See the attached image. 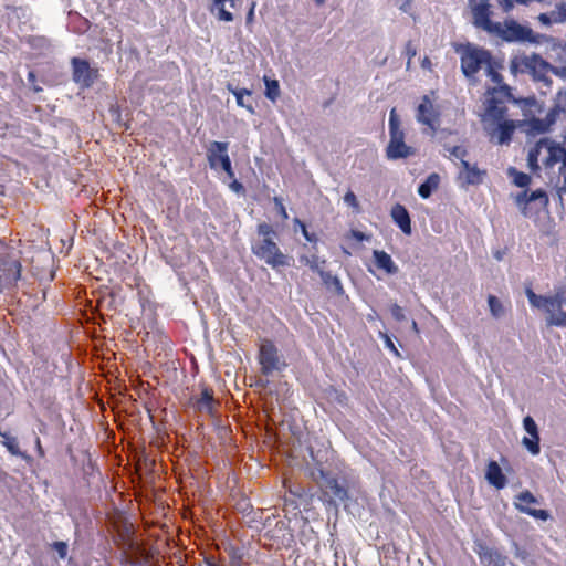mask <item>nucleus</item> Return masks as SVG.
Returning a JSON list of instances; mask_svg holds the SVG:
<instances>
[{"mask_svg":"<svg viewBox=\"0 0 566 566\" xmlns=\"http://www.w3.org/2000/svg\"><path fill=\"white\" fill-rule=\"evenodd\" d=\"M490 97L486 99L485 113L482 116V123L485 132L491 130V124L505 119L507 108L505 103L512 98L509 85H501L489 91Z\"/></svg>","mask_w":566,"mask_h":566,"instance_id":"nucleus-1","label":"nucleus"},{"mask_svg":"<svg viewBox=\"0 0 566 566\" xmlns=\"http://www.w3.org/2000/svg\"><path fill=\"white\" fill-rule=\"evenodd\" d=\"M388 126L390 139L386 148L387 158L397 160L413 155V148L405 143V132L400 126V119L397 115L396 108H392L389 113Z\"/></svg>","mask_w":566,"mask_h":566,"instance_id":"nucleus-2","label":"nucleus"},{"mask_svg":"<svg viewBox=\"0 0 566 566\" xmlns=\"http://www.w3.org/2000/svg\"><path fill=\"white\" fill-rule=\"evenodd\" d=\"M495 25L496 28L493 29L491 35L500 38L504 42L539 43V34H535L530 27L520 24L514 19H506L503 22H496Z\"/></svg>","mask_w":566,"mask_h":566,"instance_id":"nucleus-3","label":"nucleus"},{"mask_svg":"<svg viewBox=\"0 0 566 566\" xmlns=\"http://www.w3.org/2000/svg\"><path fill=\"white\" fill-rule=\"evenodd\" d=\"M460 54L461 71L465 77L472 78L474 75L491 62V53L482 48H478L470 43L461 45L457 49Z\"/></svg>","mask_w":566,"mask_h":566,"instance_id":"nucleus-4","label":"nucleus"},{"mask_svg":"<svg viewBox=\"0 0 566 566\" xmlns=\"http://www.w3.org/2000/svg\"><path fill=\"white\" fill-rule=\"evenodd\" d=\"M252 252L258 259L264 261L273 269L289 265V258L281 252L273 238H268L253 244Z\"/></svg>","mask_w":566,"mask_h":566,"instance_id":"nucleus-5","label":"nucleus"},{"mask_svg":"<svg viewBox=\"0 0 566 566\" xmlns=\"http://www.w3.org/2000/svg\"><path fill=\"white\" fill-rule=\"evenodd\" d=\"M259 363L264 375H270L273 371H280L286 367V363L280 356L277 348L270 340H265L261 344L259 350Z\"/></svg>","mask_w":566,"mask_h":566,"instance_id":"nucleus-6","label":"nucleus"},{"mask_svg":"<svg viewBox=\"0 0 566 566\" xmlns=\"http://www.w3.org/2000/svg\"><path fill=\"white\" fill-rule=\"evenodd\" d=\"M548 203V197L542 189H537L527 195L526 191L516 197V205L525 217H532L537 211L545 209Z\"/></svg>","mask_w":566,"mask_h":566,"instance_id":"nucleus-7","label":"nucleus"},{"mask_svg":"<svg viewBox=\"0 0 566 566\" xmlns=\"http://www.w3.org/2000/svg\"><path fill=\"white\" fill-rule=\"evenodd\" d=\"M549 67V64L541 55L535 53L512 62V69L528 72L537 80H543L548 73Z\"/></svg>","mask_w":566,"mask_h":566,"instance_id":"nucleus-8","label":"nucleus"},{"mask_svg":"<svg viewBox=\"0 0 566 566\" xmlns=\"http://www.w3.org/2000/svg\"><path fill=\"white\" fill-rule=\"evenodd\" d=\"M416 119L434 134L440 125V112L429 96L424 95L417 107Z\"/></svg>","mask_w":566,"mask_h":566,"instance_id":"nucleus-9","label":"nucleus"},{"mask_svg":"<svg viewBox=\"0 0 566 566\" xmlns=\"http://www.w3.org/2000/svg\"><path fill=\"white\" fill-rule=\"evenodd\" d=\"M470 7L473 15V24L491 34L493 29L496 28V22L491 20V6L489 0H471Z\"/></svg>","mask_w":566,"mask_h":566,"instance_id":"nucleus-10","label":"nucleus"},{"mask_svg":"<svg viewBox=\"0 0 566 566\" xmlns=\"http://www.w3.org/2000/svg\"><path fill=\"white\" fill-rule=\"evenodd\" d=\"M73 81L83 88L91 87L97 77V70L90 66L86 60L72 59Z\"/></svg>","mask_w":566,"mask_h":566,"instance_id":"nucleus-11","label":"nucleus"},{"mask_svg":"<svg viewBox=\"0 0 566 566\" xmlns=\"http://www.w3.org/2000/svg\"><path fill=\"white\" fill-rule=\"evenodd\" d=\"M554 305H549L547 314V324L551 326L566 327V296L563 292L553 295Z\"/></svg>","mask_w":566,"mask_h":566,"instance_id":"nucleus-12","label":"nucleus"},{"mask_svg":"<svg viewBox=\"0 0 566 566\" xmlns=\"http://www.w3.org/2000/svg\"><path fill=\"white\" fill-rule=\"evenodd\" d=\"M229 143L227 142H211L207 147V160L210 169L218 171L223 165L224 160L230 159L228 154Z\"/></svg>","mask_w":566,"mask_h":566,"instance_id":"nucleus-13","label":"nucleus"},{"mask_svg":"<svg viewBox=\"0 0 566 566\" xmlns=\"http://www.w3.org/2000/svg\"><path fill=\"white\" fill-rule=\"evenodd\" d=\"M523 427L528 436L522 439V444L532 455H537L541 452L537 424L531 416H526L523 419Z\"/></svg>","mask_w":566,"mask_h":566,"instance_id":"nucleus-14","label":"nucleus"},{"mask_svg":"<svg viewBox=\"0 0 566 566\" xmlns=\"http://www.w3.org/2000/svg\"><path fill=\"white\" fill-rule=\"evenodd\" d=\"M21 275V264L17 260H3L0 262V286L14 284Z\"/></svg>","mask_w":566,"mask_h":566,"instance_id":"nucleus-15","label":"nucleus"},{"mask_svg":"<svg viewBox=\"0 0 566 566\" xmlns=\"http://www.w3.org/2000/svg\"><path fill=\"white\" fill-rule=\"evenodd\" d=\"M515 125L512 120L503 119L491 124V130L486 132L492 140H496L497 144H507L514 133Z\"/></svg>","mask_w":566,"mask_h":566,"instance_id":"nucleus-16","label":"nucleus"},{"mask_svg":"<svg viewBox=\"0 0 566 566\" xmlns=\"http://www.w3.org/2000/svg\"><path fill=\"white\" fill-rule=\"evenodd\" d=\"M485 479L488 483L496 490H502L506 486L507 480L501 467L494 460L489 461L485 471Z\"/></svg>","mask_w":566,"mask_h":566,"instance_id":"nucleus-17","label":"nucleus"},{"mask_svg":"<svg viewBox=\"0 0 566 566\" xmlns=\"http://www.w3.org/2000/svg\"><path fill=\"white\" fill-rule=\"evenodd\" d=\"M390 216L396 226L407 235L412 232L411 220L408 210L400 203H396L390 211Z\"/></svg>","mask_w":566,"mask_h":566,"instance_id":"nucleus-18","label":"nucleus"},{"mask_svg":"<svg viewBox=\"0 0 566 566\" xmlns=\"http://www.w3.org/2000/svg\"><path fill=\"white\" fill-rule=\"evenodd\" d=\"M478 555L485 566H506L507 557L497 549L481 546Z\"/></svg>","mask_w":566,"mask_h":566,"instance_id":"nucleus-19","label":"nucleus"},{"mask_svg":"<svg viewBox=\"0 0 566 566\" xmlns=\"http://www.w3.org/2000/svg\"><path fill=\"white\" fill-rule=\"evenodd\" d=\"M462 170L459 174V178L464 181L465 185H479L483 181L485 170H481L476 165H471L469 161H463L461 165Z\"/></svg>","mask_w":566,"mask_h":566,"instance_id":"nucleus-20","label":"nucleus"},{"mask_svg":"<svg viewBox=\"0 0 566 566\" xmlns=\"http://www.w3.org/2000/svg\"><path fill=\"white\" fill-rule=\"evenodd\" d=\"M562 161L560 175L564 179V186L566 187V149L559 145H551L548 147V157L545 160L547 167H552L556 163Z\"/></svg>","mask_w":566,"mask_h":566,"instance_id":"nucleus-21","label":"nucleus"},{"mask_svg":"<svg viewBox=\"0 0 566 566\" xmlns=\"http://www.w3.org/2000/svg\"><path fill=\"white\" fill-rule=\"evenodd\" d=\"M324 493L331 497V502H344L348 497L347 490L335 478L325 479Z\"/></svg>","mask_w":566,"mask_h":566,"instance_id":"nucleus-22","label":"nucleus"},{"mask_svg":"<svg viewBox=\"0 0 566 566\" xmlns=\"http://www.w3.org/2000/svg\"><path fill=\"white\" fill-rule=\"evenodd\" d=\"M525 295L528 300L530 305L533 308L542 310L545 313L547 312L549 305L551 306L554 305L553 295H548V296L537 295L533 291L531 284L525 286Z\"/></svg>","mask_w":566,"mask_h":566,"instance_id":"nucleus-23","label":"nucleus"},{"mask_svg":"<svg viewBox=\"0 0 566 566\" xmlns=\"http://www.w3.org/2000/svg\"><path fill=\"white\" fill-rule=\"evenodd\" d=\"M373 256L376 266L385 271L387 274H396L398 272V266L387 252L382 250H374Z\"/></svg>","mask_w":566,"mask_h":566,"instance_id":"nucleus-24","label":"nucleus"},{"mask_svg":"<svg viewBox=\"0 0 566 566\" xmlns=\"http://www.w3.org/2000/svg\"><path fill=\"white\" fill-rule=\"evenodd\" d=\"M193 406L201 412L212 413L214 409V399L212 392L205 388L200 396L195 399Z\"/></svg>","mask_w":566,"mask_h":566,"instance_id":"nucleus-25","label":"nucleus"},{"mask_svg":"<svg viewBox=\"0 0 566 566\" xmlns=\"http://www.w3.org/2000/svg\"><path fill=\"white\" fill-rule=\"evenodd\" d=\"M440 184V176L436 172L430 174L427 179L420 184L418 188V195L422 199H428L431 193L438 189Z\"/></svg>","mask_w":566,"mask_h":566,"instance_id":"nucleus-26","label":"nucleus"},{"mask_svg":"<svg viewBox=\"0 0 566 566\" xmlns=\"http://www.w3.org/2000/svg\"><path fill=\"white\" fill-rule=\"evenodd\" d=\"M228 90L234 95L238 106L245 108L250 114H254L252 103L245 102V96H251L252 92L248 88H234L228 85Z\"/></svg>","mask_w":566,"mask_h":566,"instance_id":"nucleus-27","label":"nucleus"},{"mask_svg":"<svg viewBox=\"0 0 566 566\" xmlns=\"http://www.w3.org/2000/svg\"><path fill=\"white\" fill-rule=\"evenodd\" d=\"M319 276L327 289L334 290L338 295H342L344 293L342 282L338 279V276L333 275L331 272H327L325 270L321 271Z\"/></svg>","mask_w":566,"mask_h":566,"instance_id":"nucleus-28","label":"nucleus"},{"mask_svg":"<svg viewBox=\"0 0 566 566\" xmlns=\"http://www.w3.org/2000/svg\"><path fill=\"white\" fill-rule=\"evenodd\" d=\"M0 434L3 437V446L7 448V450L12 454V455H17V457H20L22 459H25L28 460L29 457L22 452L19 448V443H18V440L15 437L11 436L10 433L6 432V433H1Z\"/></svg>","mask_w":566,"mask_h":566,"instance_id":"nucleus-29","label":"nucleus"},{"mask_svg":"<svg viewBox=\"0 0 566 566\" xmlns=\"http://www.w3.org/2000/svg\"><path fill=\"white\" fill-rule=\"evenodd\" d=\"M237 0H212L213 8L218 11V19L226 22L233 21V14L226 10V3L229 2L230 7L235 6Z\"/></svg>","mask_w":566,"mask_h":566,"instance_id":"nucleus-30","label":"nucleus"},{"mask_svg":"<svg viewBox=\"0 0 566 566\" xmlns=\"http://www.w3.org/2000/svg\"><path fill=\"white\" fill-rule=\"evenodd\" d=\"M535 503H537V499L530 491H524L516 495L514 505L524 513V510L532 509L530 505Z\"/></svg>","mask_w":566,"mask_h":566,"instance_id":"nucleus-31","label":"nucleus"},{"mask_svg":"<svg viewBox=\"0 0 566 566\" xmlns=\"http://www.w3.org/2000/svg\"><path fill=\"white\" fill-rule=\"evenodd\" d=\"M265 96L272 102H275L280 95V85L276 80L264 77Z\"/></svg>","mask_w":566,"mask_h":566,"instance_id":"nucleus-32","label":"nucleus"},{"mask_svg":"<svg viewBox=\"0 0 566 566\" xmlns=\"http://www.w3.org/2000/svg\"><path fill=\"white\" fill-rule=\"evenodd\" d=\"M510 175L513 177V182L517 187L524 188L531 182V177L527 174L517 171L514 168H510Z\"/></svg>","mask_w":566,"mask_h":566,"instance_id":"nucleus-33","label":"nucleus"},{"mask_svg":"<svg viewBox=\"0 0 566 566\" xmlns=\"http://www.w3.org/2000/svg\"><path fill=\"white\" fill-rule=\"evenodd\" d=\"M553 13V20H555L556 24L566 23V1L556 3Z\"/></svg>","mask_w":566,"mask_h":566,"instance_id":"nucleus-34","label":"nucleus"},{"mask_svg":"<svg viewBox=\"0 0 566 566\" xmlns=\"http://www.w3.org/2000/svg\"><path fill=\"white\" fill-rule=\"evenodd\" d=\"M444 149H446V151L449 153L450 157H454V158L459 159L461 165H463V161H467L465 157L468 155V150L464 147H462V146H452V147L446 146Z\"/></svg>","mask_w":566,"mask_h":566,"instance_id":"nucleus-35","label":"nucleus"},{"mask_svg":"<svg viewBox=\"0 0 566 566\" xmlns=\"http://www.w3.org/2000/svg\"><path fill=\"white\" fill-rule=\"evenodd\" d=\"M488 304H489L490 311L494 317H500L503 314L502 303L500 302V300L496 296L490 295L488 297Z\"/></svg>","mask_w":566,"mask_h":566,"instance_id":"nucleus-36","label":"nucleus"},{"mask_svg":"<svg viewBox=\"0 0 566 566\" xmlns=\"http://www.w3.org/2000/svg\"><path fill=\"white\" fill-rule=\"evenodd\" d=\"M344 203L346 206H348L349 208L353 209V211L355 213H359L360 212V206H359V202L357 200V197L356 195L352 191V190H348L345 195H344Z\"/></svg>","mask_w":566,"mask_h":566,"instance_id":"nucleus-37","label":"nucleus"},{"mask_svg":"<svg viewBox=\"0 0 566 566\" xmlns=\"http://www.w3.org/2000/svg\"><path fill=\"white\" fill-rule=\"evenodd\" d=\"M326 263L325 260H321L317 255H312L306 259V265L314 272H317L318 275L321 271H324L323 265Z\"/></svg>","mask_w":566,"mask_h":566,"instance_id":"nucleus-38","label":"nucleus"},{"mask_svg":"<svg viewBox=\"0 0 566 566\" xmlns=\"http://www.w3.org/2000/svg\"><path fill=\"white\" fill-rule=\"evenodd\" d=\"M485 73L492 82L499 84V86L503 85L502 84V75L495 70L492 60H491V62H489V64H486Z\"/></svg>","mask_w":566,"mask_h":566,"instance_id":"nucleus-39","label":"nucleus"},{"mask_svg":"<svg viewBox=\"0 0 566 566\" xmlns=\"http://www.w3.org/2000/svg\"><path fill=\"white\" fill-rule=\"evenodd\" d=\"M530 126L537 133H546L549 130V123H546V120L539 118L532 119L530 122Z\"/></svg>","mask_w":566,"mask_h":566,"instance_id":"nucleus-40","label":"nucleus"},{"mask_svg":"<svg viewBox=\"0 0 566 566\" xmlns=\"http://www.w3.org/2000/svg\"><path fill=\"white\" fill-rule=\"evenodd\" d=\"M524 513L542 521H547L551 517L548 511L546 510L526 509L524 510Z\"/></svg>","mask_w":566,"mask_h":566,"instance_id":"nucleus-41","label":"nucleus"},{"mask_svg":"<svg viewBox=\"0 0 566 566\" xmlns=\"http://www.w3.org/2000/svg\"><path fill=\"white\" fill-rule=\"evenodd\" d=\"M258 233L259 235L263 237L262 240H266L268 238H275V232L273 231L272 227L268 223H260L258 226Z\"/></svg>","mask_w":566,"mask_h":566,"instance_id":"nucleus-42","label":"nucleus"},{"mask_svg":"<svg viewBox=\"0 0 566 566\" xmlns=\"http://www.w3.org/2000/svg\"><path fill=\"white\" fill-rule=\"evenodd\" d=\"M294 223H295V226H297L300 228V230H301V232L304 235L306 241H308V242H315L316 241L315 234L310 233L307 231V228H306L304 222H302L300 219L295 218L294 219Z\"/></svg>","mask_w":566,"mask_h":566,"instance_id":"nucleus-43","label":"nucleus"},{"mask_svg":"<svg viewBox=\"0 0 566 566\" xmlns=\"http://www.w3.org/2000/svg\"><path fill=\"white\" fill-rule=\"evenodd\" d=\"M405 54L407 56V69H409L410 65H411V60L417 54V49H416V46L413 45V43L411 41H408L406 43V45H405Z\"/></svg>","mask_w":566,"mask_h":566,"instance_id":"nucleus-44","label":"nucleus"},{"mask_svg":"<svg viewBox=\"0 0 566 566\" xmlns=\"http://www.w3.org/2000/svg\"><path fill=\"white\" fill-rule=\"evenodd\" d=\"M390 312H391L392 317L396 321L401 322V321L406 319L405 312H403L402 307L399 306L398 304H392L390 307Z\"/></svg>","mask_w":566,"mask_h":566,"instance_id":"nucleus-45","label":"nucleus"},{"mask_svg":"<svg viewBox=\"0 0 566 566\" xmlns=\"http://www.w3.org/2000/svg\"><path fill=\"white\" fill-rule=\"evenodd\" d=\"M537 156H538V150L537 149H531L528 151L527 161H528V167L532 170L538 169Z\"/></svg>","mask_w":566,"mask_h":566,"instance_id":"nucleus-46","label":"nucleus"},{"mask_svg":"<svg viewBox=\"0 0 566 566\" xmlns=\"http://www.w3.org/2000/svg\"><path fill=\"white\" fill-rule=\"evenodd\" d=\"M380 337L385 340V345L386 347L392 352L396 356H400L398 349L396 348L392 339L390 338V336L386 333H380Z\"/></svg>","mask_w":566,"mask_h":566,"instance_id":"nucleus-47","label":"nucleus"},{"mask_svg":"<svg viewBox=\"0 0 566 566\" xmlns=\"http://www.w3.org/2000/svg\"><path fill=\"white\" fill-rule=\"evenodd\" d=\"M553 17H554V13L553 11L551 12H547V13H541L537 19L538 21L543 24V25H546V27H549L552 24L555 23V20H553Z\"/></svg>","mask_w":566,"mask_h":566,"instance_id":"nucleus-48","label":"nucleus"},{"mask_svg":"<svg viewBox=\"0 0 566 566\" xmlns=\"http://www.w3.org/2000/svg\"><path fill=\"white\" fill-rule=\"evenodd\" d=\"M53 547L59 554L60 558H65L67 554V544L65 542H55Z\"/></svg>","mask_w":566,"mask_h":566,"instance_id":"nucleus-49","label":"nucleus"},{"mask_svg":"<svg viewBox=\"0 0 566 566\" xmlns=\"http://www.w3.org/2000/svg\"><path fill=\"white\" fill-rule=\"evenodd\" d=\"M273 201H274V203H275V206L277 208V211H279L280 216L282 217V219L286 220L289 218V214H287V211H286V209H285V207L283 205L282 199L279 198V197H274Z\"/></svg>","mask_w":566,"mask_h":566,"instance_id":"nucleus-50","label":"nucleus"},{"mask_svg":"<svg viewBox=\"0 0 566 566\" xmlns=\"http://www.w3.org/2000/svg\"><path fill=\"white\" fill-rule=\"evenodd\" d=\"M219 169H222L227 174L229 179H233L235 177L231 159H226L223 165Z\"/></svg>","mask_w":566,"mask_h":566,"instance_id":"nucleus-51","label":"nucleus"},{"mask_svg":"<svg viewBox=\"0 0 566 566\" xmlns=\"http://www.w3.org/2000/svg\"><path fill=\"white\" fill-rule=\"evenodd\" d=\"M231 180H232V181H231V182H230V185H229L230 189H231L233 192H235V193H240V192H242V191H243V189H244V188H243V185H242L240 181H238V180L235 179V177H234L233 179H231Z\"/></svg>","mask_w":566,"mask_h":566,"instance_id":"nucleus-52","label":"nucleus"},{"mask_svg":"<svg viewBox=\"0 0 566 566\" xmlns=\"http://www.w3.org/2000/svg\"><path fill=\"white\" fill-rule=\"evenodd\" d=\"M397 4L399 6V9L402 12L408 13L411 9V0H396Z\"/></svg>","mask_w":566,"mask_h":566,"instance_id":"nucleus-53","label":"nucleus"},{"mask_svg":"<svg viewBox=\"0 0 566 566\" xmlns=\"http://www.w3.org/2000/svg\"><path fill=\"white\" fill-rule=\"evenodd\" d=\"M352 237L359 241V242H363V241H368L370 239L369 235L365 234L364 232H360L358 230H352Z\"/></svg>","mask_w":566,"mask_h":566,"instance_id":"nucleus-54","label":"nucleus"},{"mask_svg":"<svg viewBox=\"0 0 566 566\" xmlns=\"http://www.w3.org/2000/svg\"><path fill=\"white\" fill-rule=\"evenodd\" d=\"M332 395L334 396V399L339 403V405H345L347 402V397L344 392H339L337 390H333Z\"/></svg>","mask_w":566,"mask_h":566,"instance_id":"nucleus-55","label":"nucleus"},{"mask_svg":"<svg viewBox=\"0 0 566 566\" xmlns=\"http://www.w3.org/2000/svg\"><path fill=\"white\" fill-rule=\"evenodd\" d=\"M499 3L503 8L504 12H509L513 8L512 0H499Z\"/></svg>","mask_w":566,"mask_h":566,"instance_id":"nucleus-56","label":"nucleus"},{"mask_svg":"<svg viewBox=\"0 0 566 566\" xmlns=\"http://www.w3.org/2000/svg\"><path fill=\"white\" fill-rule=\"evenodd\" d=\"M35 449H36L38 454H39L40 457H43V455H44V451H43V448H42V446H41V441H40V438H39V437H36V438H35Z\"/></svg>","mask_w":566,"mask_h":566,"instance_id":"nucleus-57","label":"nucleus"},{"mask_svg":"<svg viewBox=\"0 0 566 566\" xmlns=\"http://www.w3.org/2000/svg\"><path fill=\"white\" fill-rule=\"evenodd\" d=\"M544 120H546V123H549V127H551L555 122V114L554 113L547 114V116L545 117Z\"/></svg>","mask_w":566,"mask_h":566,"instance_id":"nucleus-58","label":"nucleus"},{"mask_svg":"<svg viewBox=\"0 0 566 566\" xmlns=\"http://www.w3.org/2000/svg\"><path fill=\"white\" fill-rule=\"evenodd\" d=\"M431 66V62L428 57H424L423 61H422V67L423 69H430Z\"/></svg>","mask_w":566,"mask_h":566,"instance_id":"nucleus-59","label":"nucleus"},{"mask_svg":"<svg viewBox=\"0 0 566 566\" xmlns=\"http://www.w3.org/2000/svg\"><path fill=\"white\" fill-rule=\"evenodd\" d=\"M516 2L521 4H528L531 0H516Z\"/></svg>","mask_w":566,"mask_h":566,"instance_id":"nucleus-60","label":"nucleus"},{"mask_svg":"<svg viewBox=\"0 0 566 566\" xmlns=\"http://www.w3.org/2000/svg\"><path fill=\"white\" fill-rule=\"evenodd\" d=\"M494 256H495V259H497L499 261L502 259V254H501V252H496V253L494 254Z\"/></svg>","mask_w":566,"mask_h":566,"instance_id":"nucleus-61","label":"nucleus"},{"mask_svg":"<svg viewBox=\"0 0 566 566\" xmlns=\"http://www.w3.org/2000/svg\"><path fill=\"white\" fill-rule=\"evenodd\" d=\"M412 328H413L416 332H418V326H417L416 321H412Z\"/></svg>","mask_w":566,"mask_h":566,"instance_id":"nucleus-62","label":"nucleus"},{"mask_svg":"<svg viewBox=\"0 0 566 566\" xmlns=\"http://www.w3.org/2000/svg\"><path fill=\"white\" fill-rule=\"evenodd\" d=\"M253 15V8L251 9L250 13H249V18H252Z\"/></svg>","mask_w":566,"mask_h":566,"instance_id":"nucleus-63","label":"nucleus"},{"mask_svg":"<svg viewBox=\"0 0 566 566\" xmlns=\"http://www.w3.org/2000/svg\"><path fill=\"white\" fill-rule=\"evenodd\" d=\"M318 4L323 3L325 0H315Z\"/></svg>","mask_w":566,"mask_h":566,"instance_id":"nucleus-64","label":"nucleus"}]
</instances>
